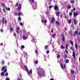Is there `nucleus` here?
<instances>
[{
    "label": "nucleus",
    "mask_w": 80,
    "mask_h": 80,
    "mask_svg": "<svg viewBox=\"0 0 80 80\" xmlns=\"http://www.w3.org/2000/svg\"><path fill=\"white\" fill-rule=\"evenodd\" d=\"M37 71L40 70V71H38V76H40V77L45 76V72H44L43 68H37Z\"/></svg>",
    "instance_id": "nucleus-1"
},
{
    "label": "nucleus",
    "mask_w": 80,
    "mask_h": 80,
    "mask_svg": "<svg viewBox=\"0 0 80 80\" xmlns=\"http://www.w3.org/2000/svg\"><path fill=\"white\" fill-rule=\"evenodd\" d=\"M61 37L62 38V41L63 42H65V35H64V34H61Z\"/></svg>",
    "instance_id": "nucleus-2"
},
{
    "label": "nucleus",
    "mask_w": 80,
    "mask_h": 80,
    "mask_svg": "<svg viewBox=\"0 0 80 80\" xmlns=\"http://www.w3.org/2000/svg\"><path fill=\"white\" fill-rule=\"evenodd\" d=\"M24 67L26 70H27V72L28 73V75H30V72H29V71H28V68L26 66H24Z\"/></svg>",
    "instance_id": "nucleus-3"
},
{
    "label": "nucleus",
    "mask_w": 80,
    "mask_h": 80,
    "mask_svg": "<svg viewBox=\"0 0 80 80\" xmlns=\"http://www.w3.org/2000/svg\"><path fill=\"white\" fill-rule=\"evenodd\" d=\"M54 8L55 11H58L59 10V8L57 6H55Z\"/></svg>",
    "instance_id": "nucleus-4"
},
{
    "label": "nucleus",
    "mask_w": 80,
    "mask_h": 80,
    "mask_svg": "<svg viewBox=\"0 0 80 80\" xmlns=\"http://www.w3.org/2000/svg\"><path fill=\"white\" fill-rule=\"evenodd\" d=\"M20 30V27H18V28H16V33H17L18 34L19 33V30Z\"/></svg>",
    "instance_id": "nucleus-5"
},
{
    "label": "nucleus",
    "mask_w": 80,
    "mask_h": 80,
    "mask_svg": "<svg viewBox=\"0 0 80 80\" xmlns=\"http://www.w3.org/2000/svg\"><path fill=\"white\" fill-rule=\"evenodd\" d=\"M5 18H2V24H3V23H4L5 24H7V21H6L5 20Z\"/></svg>",
    "instance_id": "nucleus-6"
},
{
    "label": "nucleus",
    "mask_w": 80,
    "mask_h": 80,
    "mask_svg": "<svg viewBox=\"0 0 80 80\" xmlns=\"http://www.w3.org/2000/svg\"><path fill=\"white\" fill-rule=\"evenodd\" d=\"M55 18H54L53 17H52L51 22H52V23H53V22H55Z\"/></svg>",
    "instance_id": "nucleus-7"
},
{
    "label": "nucleus",
    "mask_w": 80,
    "mask_h": 80,
    "mask_svg": "<svg viewBox=\"0 0 80 80\" xmlns=\"http://www.w3.org/2000/svg\"><path fill=\"white\" fill-rule=\"evenodd\" d=\"M22 38L24 40H26V39H27L28 38V37L27 36H25L24 35H23L22 36Z\"/></svg>",
    "instance_id": "nucleus-8"
},
{
    "label": "nucleus",
    "mask_w": 80,
    "mask_h": 80,
    "mask_svg": "<svg viewBox=\"0 0 80 80\" xmlns=\"http://www.w3.org/2000/svg\"><path fill=\"white\" fill-rule=\"evenodd\" d=\"M72 57H73L74 59H75V52H74V51H73Z\"/></svg>",
    "instance_id": "nucleus-9"
},
{
    "label": "nucleus",
    "mask_w": 80,
    "mask_h": 80,
    "mask_svg": "<svg viewBox=\"0 0 80 80\" xmlns=\"http://www.w3.org/2000/svg\"><path fill=\"white\" fill-rule=\"evenodd\" d=\"M42 23H47V20L45 19V21H44L43 20H41Z\"/></svg>",
    "instance_id": "nucleus-10"
},
{
    "label": "nucleus",
    "mask_w": 80,
    "mask_h": 80,
    "mask_svg": "<svg viewBox=\"0 0 80 80\" xmlns=\"http://www.w3.org/2000/svg\"><path fill=\"white\" fill-rule=\"evenodd\" d=\"M74 23L75 25L77 24V20L76 19H74Z\"/></svg>",
    "instance_id": "nucleus-11"
},
{
    "label": "nucleus",
    "mask_w": 80,
    "mask_h": 80,
    "mask_svg": "<svg viewBox=\"0 0 80 80\" xmlns=\"http://www.w3.org/2000/svg\"><path fill=\"white\" fill-rule=\"evenodd\" d=\"M56 15L57 16L59 17V15H60V12H59V11L56 12Z\"/></svg>",
    "instance_id": "nucleus-12"
},
{
    "label": "nucleus",
    "mask_w": 80,
    "mask_h": 80,
    "mask_svg": "<svg viewBox=\"0 0 80 80\" xmlns=\"http://www.w3.org/2000/svg\"><path fill=\"white\" fill-rule=\"evenodd\" d=\"M65 47L63 46V45H61L60 47L61 49H65Z\"/></svg>",
    "instance_id": "nucleus-13"
},
{
    "label": "nucleus",
    "mask_w": 80,
    "mask_h": 80,
    "mask_svg": "<svg viewBox=\"0 0 80 80\" xmlns=\"http://www.w3.org/2000/svg\"><path fill=\"white\" fill-rule=\"evenodd\" d=\"M21 7H22V5L19 4L18 8V10H21Z\"/></svg>",
    "instance_id": "nucleus-14"
},
{
    "label": "nucleus",
    "mask_w": 80,
    "mask_h": 80,
    "mask_svg": "<svg viewBox=\"0 0 80 80\" xmlns=\"http://www.w3.org/2000/svg\"><path fill=\"white\" fill-rule=\"evenodd\" d=\"M78 34V32L77 31H76L74 33V35L75 36L77 35Z\"/></svg>",
    "instance_id": "nucleus-15"
},
{
    "label": "nucleus",
    "mask_w": 80,
    "mask_h": 80,
    "mask_svg": "<svg viewBox=\"0 0 80 80\" xmlns=\"http://www.w3.org/2000/svg\"><path fill=\"white\" fill-rule=\"evenodd\" d=\"M18 20L19 22H21V20H22L21 17H19L18 18Z\"/></svg>",
    "instance_id": "nucleus-16"
},
{
    "label": "nucleus",
    "mask_w": 80,
    "mask_h": 80,
    "mask_svg": "<svg viewBox=\"0 0 80 80\" xmlns=\"http://www.w3.org/2000/svg\"><path fill=\"white\" fill-rule=\"evenodd\" d=\"M75 46L76 50H77V49H78V45H77V43H75Z\"/></svg>",
    "instance_id": "nucleus-17"
},
{
    "label": "nucleus",
    "mask_w": 80,
    "mask_h": 80,
    "mask_svg": "<svg viewBox=\"0 0 80 80\" xmlns=\"http://www.w3.org/2000/svg\"><path fill=\"white\" fill-rule=\"evenodd\" d=\"M1 4H2V5L4 8H6L5 7V4L2 3V2L1 3Z\"/></svg>",
    "instance_id": "nucleus-18"
},
{
    "label": "nucleus",
    "mask_w": 80,
    "mask_h": 80,
    "mask_svg": "<svg viewBox=\"0 0 80 80\" xmlns=\"http://www.w3.org/2000/svg\"><path fill=\"white\" fill-rule=\"evenodd\" d=\"M23 13H21V12H18V17H20V16L21 15H22Z\"/></svg>",
    "instance_id": "nucleus-19"
},
{
    "label": "nucleus",
    "mask_w": 80,
    "mask_h": 80,
    "mask_svg": "<svg viewBox=\"0 0 80 80\" xmlns=\"http://www.w3.org/2000/svg\"><path fill=\"white\" fill-rule=\"evenodd\" d=\"M5 8L6 10H8V11H10V8Z\"/></svg>",
    "instance_id": "nucleus-20"
},
{
    "label": "nucleus",
    "mask_w": 80,
    "mask_h": 80,
    "mask_svg": "<svg viewBox=\"0 0 80 80\" xmlns=\"http://www.w3.org/2000/svg\"><path fill=\"white\" fill-rule=\"evenodd\" d=\"M57 58L58 59V58H60V54H57Z\"/></svg>",
    "instance_id": "nucleus-21"
},
{
    "label": "nucleus",
    "mask_w": 80,
    "mask_h": 80,
    "mask_svg": "<svg viewBox=\"0 0 80 80\" xmlns=\"http://www.w3.org/2000/svg\"><path fill=\"white\" fill-rule=\"evenodd\" d=\"M73 15L74 17H76V16L78 15V14L77 13H75V12H74L73 13Z\"/></svg>",
    "instance_id": "nucleus-22"
},
{
    "label": "nucleus",
    "mask_w": 80,
    "mask_h": 80,
    "mask_svg": "<svg viewBox=\"0 0 80 80\" xmlns=\"http://www.w3.org/2000/svg\"><path fill=\"white\" fill-rule=\"evenodd\" d=\"M70 43H71L72 46L73 47V42L72 41V40L70 41Z\"/></svg>",
    "instance_id": "nucleus-23"
},
{
    "label": "nucleus",
    "mask_w": 80,
    "mask_h": 80,
    "mask_svg": "<svg viewBox=\"0 0 80 80\" xmlns=\"http://www.w3.org/2000/svg\"><path fill=\"white\" fill-rule=\"evenodd\" d=\"M67 58V54H64V58L66 59Z\"/></svg>",
    "instance_id": "nucleus-24"
},
{
    "label": "nucleus",
    "mask_w": 80,
    "mask_h": 80,
    "mask_svg": "<svg viewBox=\"0 0 80 80\" xmlns=\"http://www.w3.org/2000/svg\"><path fill=\"white\" fill-rule=\"evenodd\" d=\"M56 23L57 24L58 26H60V24H59V22H58V21H57L56 22Z\"/></svg>",
    "instance_id": "nucleus-25"
},
{
    "label": "nucleus",
    "mask_w": 80,
    "mask_h": 80,
    "mask_svg": "<svg viewBox=\"0 0 80 80\" xmlns=\"http://www.w3.org/2000/svg\"><path fill=\"white\" fill-rule=\"evenodd\" d=\"M1 76H2V77H3L4 76V72H2L1 73Z\"/></svg>",
    "instance_id": "nucleus-26"
},
{
    "label": "nucleus",
    "mask_w": 80,
    "mask_h": 80,
    "mask_svg": "<svg viewBox=\"0 0 80 80\" xmlns=\"http://www.w3.org/2000/svg\"><path fill=\"white\" fill-rule=\"evenodd\" d=\"M5 67L3 66L2 67V69H1V71H3V70H5Z\"/></svg>",
    "instance_id": "nucleus-27"
},
{
    "label": "nucleus",
    "mask_w": 80,
    "mask_h": 80,
    "mask_svg": "<svg viewBox=\"0 0 80 80\" xmlns=\"http://www.w3.org/2000/svg\"><path fill=\"white\" fill-rule=\"evenodd\" d=\"M10 30L11 32H13V28L12 27H11L10 29Z\"/></svg>",
    "instance_id": "nucleus-28"
},
{
    "label": "nucleus",
    "mask_w": 80,
    "mask_h": 80,
    "mask_svg": "<svg viewBox=\"0 0 80 80\" xmlns=\"http://www.w3.org/2000/svg\"><path fill=\"white\" fill-rule=\"evenodd\" d=\"M52 36V38H55V37L56 36V33L53 34Z\"/></svg>",
    "instance_id": "nucleus-29"
},
{
    "label": "nucleus",
    "mask_w": 80,
    "mask_h": 80,
    "mask_svg": "<svg viewBox=\"0 0 80 80\" xmlns=\"http://www.w3.org/2000/svg\"><path fill=\"white\" fill-rule=\"evenodd\" d=\"M70 2L71 3H75V1L72 0L70 1Z\"/></svg>",
    "instance_id": "nucleus-30"
},
{
    "label": "nucleus",
    "mask_w": 80,
    "mask_h": 80,
    "mask_svg": "<svg viewBox=\"0 0 80 80\" xmlns=\"http://www.w3.org/2000/svg\"><path fill=\"white\" fill-rule=\"evenodd\" d=\"M68 62H69V60L68 59H66V63H68Z\"/></svg>",
    "instance_id": "nucleus-31"
},
{
    "label": "nucleus",
    "mask_w": 80,
    "mask_h": 80,
    "mask_svg": "<svg viewBox=\"0 0 80 80\" xmlns=\"http://www.w3.org/2000/svg\"><path fill=\"white\" fill-rule=\"evenodd\" d=\"M20 36H22V30H20Z\"/></svg>",
    "instance_id": "nucleus-32"
},
{
    "label": "nucleus",
    "mask_w": 80,
    "mask_h": 80,
    "mask_svg": "<svg viewBox=\"0 0 80 80\" xmlns=\"http://www.w3.org/2000/svg\"><path fill=\"white\" fill-rule=\"evenodd\" d=\"M71 72L72 74H73V73H74V71H73L72 70H71Z\"/></svg>",
    "instance_id": "nucleus-33"
},
{
    "label": "nucleus",
    "mask_w": 80,
    "mask_h": 80,
    "mask_svg": "<svg viewBox=\"0 0 80 80\" xmlns=\"http://www.w3.org/2000/svg\"><path fill=\"white\" fill-rule=\"evenodd\" d=\"M21 48H22L23 49V48H25V46H23V45H22L21 47Z\"/></svg>",
    "instance_id": "nucleus-34"
},
{
    "label": "nucleus",
    "mask_w": 80,
    "mask_h": 80,
    "mask_svg": "<svg viewBox=\"0 0 80 80\" xmlns=\"http://www.w3.org/2000/svg\"><path fill=\"white\" fill-rule=\"evenodd\" d=\"M18 2H17L16 4L15 5V6L16 7H18Z\"/></svg>",
    "instance_id": "nucleus-35"
},
{
    "label": "nucleus",
    "mask_w": 80,
    "mask_h": 80,
    "mask_svg": "<svg viewBox=\"0 0 80 80\" xmlns=\"http://www.w3.org/2000/svg\"><path fill=\"white\" fill-rule=\"evenodd\" d=\"M68 22L69 23H70V24L71 23V22H72V20H69Z\"/></svg>",
    "instance_id": "nucleus-36"
},
{
    "label": "nucleus",
    "mask_w": 80,
    "mask_h": 80,
    "mask_svg": "<svg viewBox=\"0 0 80 80\" xmlns=\"http://www.w3.org/2000/svg\"><path fill=\"white\" fill-rule=\"evenodd\" d=\"M60 66H61V68H62V69H63V65L61 64Z\"/></svg>",
    "instance_id": "nucleus-37"
},
{
    "label": "nucleus",
    "mask_w": 80,
    "mask_h": 80,
    "mask_svg": "<svg viewBox=\"0 0 80 80\" xmlns=\"http://www.w3.org/2000/svg\"><path fill=\"white\" fill-rule=\"evenodd\" d=\"M8 72H6V73L5 74V76L6 77H7V76H8Z\"/></svg>",
    "instance_id": "nucleus-38"
},
{
    "label": "nucleus",
    "mask_w": 80,
    "mask_h": 80,
    "mask_svg": "<svg viewBox=\"0 0 80 80\" xmlns=\"http://www.w3.org/2000/svg\"><path fill=\"white\" fill-rule=\"evenodd\" d=\"M32 69H30V72H29V73H30V74H32Z\"/></svg>",
    "instance_id": "nucleus-39"
},
{
    "label": "nucleus",
    "mask_w": 80,
    "mask_h": 80,
    "mask_svg": "<svg viewBox=\"0 0 80 80\" xmlns=\"http://www.w3.org/2000/svg\"><path fill=\"white\" fill-rule=\"evenodd\" d=\"M14 14L15 16H17V15H18V13H17V12L14 13Z\"/></svg>",
    "instance_id": "nucleus-40"
},
{
    "label": "nucleus",
    "mask_w": 80,
    "mask_h": 80,
    "mask_svg": "<svg viewBox=\"0 0 80 80\" xmlns=\"http://www.w3.org/2000/svg\"><path fill=\"white\" fill-rule=\"evenodd\" d=\"M48 49V45H46L45 47V49L47 50V49Z\"/></svg>",
    "instance_id": "nucleus-41"
},
{
    "label": "nucleus",
    "mask_w": 80,
    "mask_h": 80,
    "mask_svg": "<svg viewBox=\"0 0 80 80\" xmlns=\"http://www.w3.org/2000/svg\"><path fill=\"white\" fill-rule=\"evenodd\" d=\"M7 69H5L4 71H3V72L4 73H5L6 72H7Z\"/></svg>",
    "instance_id": "nucleus-42"
},
{
    "label": "nucleus",
    "mask_w": 80,
    "mask_h": 80,
    "mask_svg": "<svg viewBox=\"0 0 80 80\" xmlns=\"http://www.w3.org/2000/svg\"><path fill=\"white\" fill-rule=\"evenodd\" d=\"M70 49L71 50H72L73 52V48L72 47H71Z\"/></svg>",
    "instance_id": "nucleus-43"
},
{
    "label": "nucleus",
    "mask_w": 80,
    "mask_h": 80,
    "mask_svg": "<svg viewBox=\"0 0 80 80\" xmlns=\"http://www.w3.org/2000/svg\"><path fill=\"white\" fill-rule=\"evenodd\" d=\"M38 63V60L36 61L35 64H37Z\"/></svg>",
    "instance_id": "nucleus-44"
},
{
    "label": "nucleus",
    "mask_w": 80,
    "mask_h": 80,
    "mask_svg": "<svg viewBox=\"0 0 80 80\" xmlns=\"http://www.w3.org/2000/svg\"><path fill=\"white\" fill-rule=\"evenodd\" d=\"M69 15L70 16H72V12H69Z\"/></svg>",
    "instance_id": "nucleus-45"
},
{
    "label": "nucleus",
    "mask_w": 80,
    "mask_h": 80,
    "mask_svg": "<svg viewBox=\"0 0 80 80\" xmlns=\"http://www.w3.org/2000/svg\"><path fill=\"white\" fill-rule=\"evenodd\" d=\"M51 32L52 33H53V28H52Z\"/></svg>",
    "instance_id": "nucleus-46"
},
{
    "label": "nucleus",
    "mask_w": 80,
    "mask_h": 80,
    "mask_svg": "<svg viewBox=\"0 0 80 80\" xmlns=\"http://www.w3.org/2000/svg\"><path fill=\"white\" fill-rule=\"evenodd\" d=\"M68 47V44H66V49H67V47Z\"/></svg>",
    "instance_id": "nucleus-47"
},
{
    "label": "nucleus",
    "mask_w": 80,
    "mask_h": 80,
    "mask_svg": "<svg viewBox=\"0 0 80 80\" xmlns=\"http://www.w3.org/2000/svg\"><path fill=\"white\" fill-rule=\"evenodd\" d=\"M68 9H69L70 8H71V7L70 6H68Z\"/></svg>",
    "instance_id": "nucleus-48"
},
{
    "label": "nucleus",
    "mask_w": 80,
    "mask_h": 80,
    "mask_svg": "<svg viewBox=\"0 0 80 80\" xmlns=\"http://www.w3.org/2000/svg\"><path fill=\"white\" fill-rule=\"evenodd\" d=\"M20 25H21V26H23V23H22V22L20 23Z\"/></svg>",
    "instance_id": "nucleus-49"
},
{
    "label": "nucleus",
    "mask_w": 80,
    "mask_h": 80,
    "mask_svg": "<svg viewBox=\"0 0 80 80\" xmlns=\"http://www.w3.org/2000/svg\"><path fill=\"white\" fill-rule=\"evenodd\" d=\"M30 1L32 2V3H34V0H30Z\"/></svg>",
    "instance_id": "nucleus-50"
},
{
    "label": "nucleus",
    "mask_w": 80,
    "mask_h": 80,
    "mask_svg": "<svg viewBox=\"0 0 80 80\" xmlns=\"http://www.w3.org/2000/svg\"><path fill=\"white\" fill-rule=\"evenodd\" d=\"M35 53L36 54V55L37 54V53H38V51H37V50H35Z\"/></svg>",
    "instance_id": "nucleus-51"
},
{
    "label": "nucleus",
    "mask_w": 80,
    "mask_h": 80,
    "mask_svg": "<svg viewBox=\"0 0 80 80\" xmlns=\"http://www.w3.org/2000/svg\"><path fill=\"white\" fill-rule=\"evenodd\" d=\"M6 80H10V78H6Z\"/></svg>",
    "instance_id": "nucleus-52"
},
{
    "label": "nucleus",
    "mask_w": 80,
    "mask_h": 80,
    "mask_svg": "<svg viewBox=\"0 0 80 80\" xmlns=\"http://www.w3.org/2000/svg\"><path fill=\"white\" fill-rule=\"evenodd\" d=\"M52 8V7L51 6H49V9H51V8Z\"/></svg>",
    "instance_id": "nucleus-53"
},
{
    "label": "nucleus",
    "mask_w": 80,
    "mask_h": 80,
    "mask_svg": "<svg viewBox=\"0 0 80 80\" xmlns=\"http://www.w3.org/2000/svg\"><path fill=\"white\" fill-rule=\"evenodd\" d=\"M0 31H1V32H3V29H1Z\"/></svg>",
    "instance_id": "nucleus-54"
},
{
    "label": "nucleus",
    "mask_w": 80,
    "mask_h": 80,
    "mask_svg": "<svg viewBox=\"0 0 80 80\" xmlns=\"http://www.w3.org/2000/svg\"><path fill=\"white\" fill-rule=\"evenodd\" d=\"M3 10L4 12V13H5V12H6V11H5V9L4 8L3 9Z\"/></svg>",
    "instance_id": "nucleus-55"
},
{
    "label": "nucleus",
    "mask_w": 80,
    "mask_h": 80,
    "mask_svg": "<svg viewBox=\"0 0 80 80\" xmlns=\"http://www.w3.org/2000/svg\"><path fill=\"white\" fill-rule=\"evenodd\" d=\"M46 53H47V54H48V53H49V51H47Z\"/></svg>",
    "instance_id": "nucleus-56"
},
{
    "label": "nucleus",
    "mask_w": 80,
    "mask_h": 80,
    "mask_svg": "<svg viewBox=\"0 0 80 80\" xmlns=\"http://www.w3.org/2000/svg\"><path fill=\"white\" fill-rule=\"evenodd\" d=\"M14 36H15V37H16V36H17V35L16 34V33H14Z\"/></svg>",
    "instance_id": "nucleus-57"
},
{
    "label": "nucleus",
    "mask_w": 80,
    "mask_h": 80,
    "mask_svg": "<svg viewBox=\"0 0 80 80\" xmlns=\"http://www.w3.org/2000/svg\"><path fill=\"white\" fill-rule=\"evenodd\" d=\"M64 67L65 69H66V67H65V64L64 65Z\"/></svg>",
    "instance_id": "nucleus-58"
},
{
    "label": "nucleus",
    "mask_w": 80,
    "mask_h": 80,
    "mask_svg": "<svg viewBox=\"0 0 80 80\" xmlns=\"http://www.w3.org/2000/svg\"><path fill=\"white\" fill-rule=\"evenodd\" d=\"M2 65H4V61H2Z\"/></svg>",
    "instance_id": "nucleus-59"
},
{
    "label": "nucleus",
    "mask_w": 80,
    "mask_h": 80,
    "mask_svg": "<svg viewBox=\"0 0 80 80\" xmlns=\"http://www.w3.org/2000/svg\"><path fill=\"white\" fill-rule=\"evenodd\" d=\"M50 80H54V79L53 78H52L50 79Z\"/></svg>",
    "instance_id": "nucleus-60"
},
{
    "label": "nucleus",
    "mask_w": 80,
    "mask_h": 80,
    "mask_svg": "<svg viewBox=\"0 0 80 80\" xmlns=\"http://www.w3.org/2000/svg\"><path fill=\"white\" fill-rule=\"evenodd\" d=\"M65 52H66V53H68V51H67V50H66V51H65Z\"/></svg>",
    "instance_id": "nucleus-61"
},
{
    "label": "nucleus",
    "mask_w": 80,
    "mask_h": 80,
    "mask_svg": "<svg viewBox=\"0 0 80 80\" xmlns=\"http://www.w3.org/2000/svg\"><path fill=\"white\" fill-rule=\"evenodd\" d=\"M4 68L5 69L7 68V66H5V67H4Z\"/></svg>",
    "instance_id": "nucleus-62"
},
{
    "label": "nucleus",
    "mask_w": 80,
    "mask_h": 80,
    "mask_svg": "<svg viewBox=\"0 0 80 80\" xmlns=\"http://www.w3.org/2000/svg\"><path fill=\"white\" fill-rule=\"evenodd\" d=\"M73 11H75V8H73Z\"/></svg>",
    "instance_id": "nucleus-63"
},
{
    "label": "nucleus",
    "mask_w": 80,
    "mask_h": 80,
    "mask_svg": "<svg viewBox=\"0 0 80 80\" xmlns=\"http://www.w3.org/2000/svg\"><path fill=\"white\" fill-rule=\"evenodd\" d=\"M79 35H80V31H79Z\"/></svg>",
    "instance_id": "nucleus-64"
}]
</instances>
